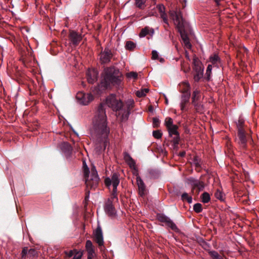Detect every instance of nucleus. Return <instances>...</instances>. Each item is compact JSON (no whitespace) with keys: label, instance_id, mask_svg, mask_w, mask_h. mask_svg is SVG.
<instances>
[{"label":"nucleus","instance_id":"f8f14e48","mask_svg":"<svg viewBox=\"0 0 259 259\" xmlns=\"http://www.w3.org/2000/svg\"><path fill=\"white\" fill-rule=\"evenodd\" d=\"M113 54L111 50L105 48L103 51H102L100 55V62L102 64H107L110 62Z\"/></svg>","mask_w":259,"mask_h":259},{"label":"nucleus","instance_id":"cd10ccee","mask_svg":"<svg viewBox=\"0 0 259 259\" xmlns=\"http://www.w3.org/2000/svg\"><path fill=\"white\" fill-rule=\"evenodd\" d=\"M194 106L195 110L197 112H201L203 110V105L201 104L199 101L192 103Z\"/></svg>","mask_w":259,"mask_h":259},{"label":"nucleus","instance_id":"f257e3e1","mask_svg":"<svg viewBox=\"0 0 259 259\" xmlns=\"http://www.w3.org/2000/svg\"><path fill=\"white\" fill-rule=\"evenodd\" d=\"M109 132V128L107 125L105 106L101 103L98 106L93 118V126L90 128V134L93 139L102 145L104 150L108 143Z\"/></svg>","mask_w":259,"mask_h":259},{"label":"nucleus","instance_id":"a211bd4d","mask_svg":"<svg viewBox=\"0 0 259 259\" xmlns=\"http://www.w3.org/2000/svg\"><path fill=\"white\" fill-rule=\"evenodd\" d=\"M85 249L88 252V258L94 257L95 254V249L91 240H88L86 241Z\"/></svg>","mask_w":259,"mask_h":259},{"label":"nucleus","instance_id":"5701e85b","mask_svg":"<svg viewBox=\"0 0 259 259\" xmlns=\"http://www.w3.org/2000/svg\"><path fill=\"white\" fill-rule=\"evenodd\" d=\"M175 20L177 23L179 29L183 28L184 19L182 16V14L180 11H179V13L175 18Z\"/></svg>","mask_w":259,"mask_h":259},{"label":"nucleus","instance_id":"4d7b16f0","mask_svg":"<svg viewBox=\"0 0 259 259\" xmlns=\"http://www.w3.org/2000/svg\"><path fill=\"white\" fill-rule=\"evenodd\" d=\"M184 43L185 46L187 48L190 49L191 48V43L190 42V40H187L186 41H185V42H184Z\"/></svg>","mask_w":259,"mask_h":259},{"label":"nucleus","instance_id":"9d476101","mask_svg":"<svg viewBox=\"0 0 259 259\" xmlns=\"http://www.w3.org/2000/svg\"><path fill=\"white\" fill-rule=\"evenodd\" d=\"M76 99L80 104L86 105L94 99V97L91 94H85L79 92L76 96Z\"/></svg>","mask_w":259,"mask_h":259},{"label":"nucleus","instance_id":"c756f323","mask_svg":"<svg viewBox=\"0 0 259 259\" xmlns=\"http://www.w3.org/2000/svg\"><path fill=\"white\" fill-rule=\"evenodd\" d=\"M147 0H135V5L138 8L143 10L146 7L145 3Z\"/></svg>","mask_w":259,"mask_h":259},{"label":"nucleus","instance_id":"4c0bfd02","mask_svg":"<svg viewBox=\"0 0 259 259\" xmlns=\"http://www.w3.org/2000/svg\"><path fill=\"white\" fill-rule=\"evenodd\" d=\"M193 209L196 213L201 212L202 211V204L199 203L195 204L193 206Z\"/></svg>","mask_w":259,"mask_h":259},{"label":"nucleus","instance_id":"9b49d317","mask_svg":"<svg viewBox=\"0 0 259 259\" xmlns=\"http://www.w3.org/2000/svg\"><path fill=\"white\" fill-rule=\"evenodd\" d=\"M68 38L73 47L78 46L82 38L80 34L74 30L70 31Z\"/></svg>","mask_w":259,"mask_h":259},{"label":"nucleus","instance_id":"6e6d98bb","mask_svg":"<svg viewBox=\"0 0 259 259\" xmlns=\"http://www.w3.org/2000/svg\"><path fill=\"white\" fill-rule=\"evenodd\" d=\"M161 15V18L163 19V21L165 23H167V17H166V14H165V13H162Z\"/></svg>","mask_w":259,"mask_h":259},{"label":"nucleus","instance_id":"4468645a","mask_svg":"<svg viewBox=\"0 0 259 259\" xmlns=\"http://www.w3.org/2000/svg\"><path fill=\"white\" fill-rule=\"evenodd\" d=\"M94 240L98 244L100 248L104 245L103 233L100 226L97 227L94 233Z\"/></svg>","mask_w":259,"mask_h":259},{"label":"nucleus","instance_id":"052dcab7","mask_svg":"<svg viewBox=\"0 0 259 259\" xmlns=\"http://www.w3.org/2000/svg\"><path fill=\"white\" fill-rule=\"evenodd\" d=\"M149 10H148L149 12H148V15H150V16H153L154 15V13L155 12H153L152 11H151V10H152V9H151V6H150L149 8Z\"/></svg>","mask_w":259,"mask_h":259},{"label":"nucleus","instance_id":"aec40b11","mask_svg":"<svg viewBox=\"0 0 259 259\" xmlns=\"http://www.w3.org/2000/svg\"><path fill=\"white\" fill-rule=\"evenodd\" d=\"M87 77L88 82L93 84L97 80L98 72L95 70H89L87 73Z\"/></svg>","mask_w":259,"mask_h":259},{"label":"nucleus","instance_id":"473e14b6","mask_svg":"<svg viewBox=\"0 0 259 259\" xmlns=\"http://www.w3.org/2000/svg\"><path fill=\"white\" fill-rule=\"evenodd\" d=\"M201 198L202 201L204 203H208L210 200V195L207 192H204L202 194Z\"/></svg>","mask_w":259,"mask_h":259},{"label":"nucleus","instance_id":"bb28decb","mask_svg":"<svg viewBox=\"0 0 259 259\" xmlns=\"http://www.w3.org/2000/svg\"><path fill=\"white\" fill-rule=\"evenodd\" d=\"M200 99V91L195 90L192 94V103L199 101Z\"/></svg>","mask_w":259,"mask_h":259},{"label":"nucleus","instance_id":"a878e982","mask_svg":"<svg viewBox=\"0 0 259 259\" xmlns=\"http://www.w3.org/2000/svg\"><path fill=\"white\" fill-rule=\"evenodd\" d=\"M179 30L183 42L189 40L187 33H186L184 28L179 29Z\"/></svg>","mask_w":259,"mask_h":259},{"label":"nucleus","instance_id":"c85d7f7f","mask_svg":"<svg viewBox=\"0 0 259 259\" xmlns=\"http://www.w3.org/2000/svg\"><path fill=\"white\" fill-rule=\"evenodd\" d=\"M237 132L245 130L244 128V121L242 119L239 118L236 123Z\"/></svg>","mask_w":259,"mask_h":259},{"label":"nucleus","instance_id":"5fc2aeb1","mask_svg":"<svg viewBox=\"0 0 259 259\" xmlns=\"http://www.w3.org/2000/svg\"><path fill=\"white\" fill-rule=\"evenodd\" d=\"M181 67H182V69L184 70V71L185 72H188L189 71V70H190V67H188L187 68H185V64L184 63H181Z\"/></svg>","mask_w":259,"mask_h":259},{"label":"nucleus","instance_id":"2eb2a0df","mask_svg":"<svg viewBox=\"0 0 259 259\" xmlns=\"http://www.w3.org/2000/svg\"><path fill=\"white\" fill-rule=\"evenodd\" d=\"M104 209L109 216L113 217L116 214V210L113 206L112 201L108 199L105 204Z\"/></svg>","mask_w":259,"mask_h":259},{"label":"nucleus","instance_id":"7ed1b4c3","mask_svg":"<svg viewBox=\"0 0 259 259\" xmlns=\"http://www.w3.org/2000/svg\"><path fill=\"white\" fill-rule=\"evenodd\" d=\"M108 106L116 112V116L119 118L121 122L127 120L130 110L134 106L133 100L127 102L125 104L120 100L117 99L115 96L111 95L106 99Z\"/></svg>","mask_w":259,"mask_h":259},{"label":"nucleus","instance_id":"c03bdc74","mask_svg":"<svg viewBox=\"0 0 259 259\" xmlns=\"http://www.w3.org/2000/svg\"><path fill=\"white\" fill-rule=\"evenodd\" d=\"M153 136L155 138L160 139L162 136V133L159 131H153Z\"/></svg>","mask_w":259,"mask_h":259},{"label":"nucleus","instance_id":"e2e57ef3","mask_svg":"<svg viewBox=\"0 0 259 259\" xmlns=\"http://www.w3.org/2000/svg\"><path fill=\"white\" fill-rule=\"evenodd\" d=\"M89 193H90V191H88V192H86V195H85V200L86 201L88 200V199L89 198Z\"/></svg>","mask_w":259,"mask_h":259},{"label":"nucleus","instance_id":"72a5a7b5","mask_svg":"<svg viewBox=\"0 0 259 259\" xmlns=\"http://www.w3.org/2000/svg\"><path fill=\"white\" fill-rule=\"evenodd\" d=\"M212 65L209 64L207 67L205 78L207 81H209L210 79V75L211 73Z\"/></svg>","mask_w":259,"mask_h":259},{"label":"nucleus","instance_id":"de8ad7c7","mask_svg":"<svg viewBox=\"0 0 259 259\" xmlns=\"http://www.w3.org/2000/svg\"><path fill=\"white\" fill-rule=\"evenodd\" d=\"M76 250L77 249L71 250L69 252L65 251V253L68 257H71L74 255L75 252L76 251Z\"/></svg>","mask_w":259,"mask_h":259},{"label":"nucleus","instance_id":"603ef678","mask_svg":"<svg viewBox=\"0 0 259 259\" xmlns=\"http://www.w3.org/2000/svg\"><path fill=\"white\" fill-rule=\"evenodd\" d=\"M158 58V54L156 51L153 50L152 52V59L153 60L157 59Z\"/></svg>","mask_w":259,"mask_h":259},{"label":"nucleus","instance_id":"20e7f679","mask_svg":"<svg viewBox=\"0 0 259 259\" xmlns=\"http://www.w3.org/2000/svg\"><path fill=\"white\" fill-rule=\"evenodd\" d=\"M83 171L85 184L87 188L95 189L98 185L99 178L95 167L91 169V175H90V170L85 161H83Z\"/></svg>","mask_w":259,"mask_h":259},{"label":"nucleus","instance_id":"f3484780","mask_svg":"<svg viewBox=\"0 0 259 259\" xmlns=\"http://www.w3.org/2000/svg\"><path fill=\"white\" fill-rule=\"evenodd\" d=\"M134 175H136L137 178V183L139 189V193L141 196H143L145 195L146 192V186L145 185V184L141 177L138 176V174L137 173L135 174V173H134Z\"/></svg>","mask_w":259,"mask_h":259},{"label":"nucleus","instance_id":"ea45409f","mask_svg":"<svg viewBox=\"0 0 259 259\" xmlns=\"http://www.w3.org/2000/svg\"><path fill=\"white\" fill-rule=\"evenodd\" d=\"M37 254V251L34 249V248H31L29 250H28V255L30 257H33L35 256H36Z\"/></svg>","mask_w":259,"mask_h":259},{"label":"nucleus","instance_id":"0e129e2a","mask_svg":"<svg viewBox=\"0 0 259 259\" xmlns=\"http://www.w3.org/2000/svg\"><path fill=\"white\" fill-rule=\"evenodd\" d=\"M215 3L217 4V5H220V2L221 1V0H213Z\"/></svg>","mask_w":259,"mask_h":259},{"label":"nucleus","instance_id":"774afa93","mask_svg":"<svg viewBox=\"0 0 259 259\" xmlns=\"http://www.w3.org/2000/svg\"><path fill=\"white\" fill-rule=\"evenodd\" d=\"M164 61V59L163 58H160V62H163Z\"/></svg>","mask_w":259,"mask_h":259},{"label":"nucleus","instance_id":"393cba45","mask_svg":"<svg viewBox=\"0 0 259 259\" xmlns=\"http://www.w3.org/2000/svg\"><path fill=\"white\" fill-rule=\"evenodd\" d=\"M209 60L212 64L217 66H218V64L220 63V58L217 54L210 56Z\"/></svg>","mask_w":259,"mask_h":259},{"label":"nucleus","instance_id":"6ab92c4d","mask_svg":"<svg viewBox=\"0 0 259 259\" xmlns=\"http://www.w3.org/2000/svg\"><path fill=\"white\" fill-rule=\"evenodd\" d=\"M123 155L124 160H125L126 163L132 169H134L136 171V172H137V167L136 166V162L135 160L126 152H124Z\"/></svg>","mask_w":259,"mask_h":259},{"label":"nucleus","instance_id":"13d9d810","mask_svg":"<svg viewBox=\"0 0 259 259\" xmlns=\"http://www.w3.org/2000/svg\"><path fill=\"white\" fill-rule=\"evenodd\" d=\"M184 43L185 46L187 48L190 49L191 48V43L190 42V40H187L186 41H185V42H184Z\"/></svg>","mask_w":259,"mask_h":259},{"label":"nucleus","instance_id":"338daca9","mask_svg":"<svg viewBox=\"0 0 259 259\" xmlns=\"http://www.w3.org/2000/svg\"><path fill=\"white\" fill-rule=\"evenodd\" d=\"M152 1L153 3V5H155L156 4V0H152Z\"/></svg>","mask_w":259,"mask_h":259},{"label":"nucleus","instance_id":"680f3d73","mask_svg":"<svg viewBox=\"0 0 259 259\" xmlns=\"http://www.w3.org/2000/svg\"><path fill=\"white\" fill-rule=\"evenodd\" d=\"M185 155H186V152L185 151H182V152H180L179 154V156H180L181 157H184L185 156Z\"/></svg>","mask_w":259,"mask_h":259},{"label":"nucleus","instance_id":"37998d69","mask_svg":"<svg viewBox=\"0 0 259 259\" xmlns=\"http://www.w3.org/2000/svg\"><path fill=\"white\" fill-rule=\"evenodd\" d=\"M160 121L157 117L153 118V126L154 127H157L160 125Z\"/></svg>","mask_w":259,"mask_h":259},{"label":"nucleus","instance_id":"f704fd0d","mask_svg":"<svg viewBox=\"0 0 259 259\" xmlns=\"http://www.w3.org/2000/svg\"><path fill=\"white\" fill-rule=\"evenodd\" d=\"M164 124L167 128L175 125L173 124V120L171 117H167L164 120Z\"/></svg>","mask_w":259,"mask_h":259},{"label":"nucleus","instance_id":"423d86ee","mask_svg":"<svg viewBox=\"0 0 259 259\" xmlns=\"http://www.w3.org/2000/svg\"><path fill=\"white\" fill-rule=\"evenodd\" d=\"M251 139V136L245 130L238 131L236 142L243 150L247 149V141Z\"/></svg>","mask_w":259,"mask_h":259},{"label":"nucleus","instance_id":"58836bf2","mask_svg":"<svg viewBox=\"0 0 259 259\" xmlns=\"http://www.w3.org/2000/svg\"><path fill=\"white\" fill-rule=\"evenodd\" d=\"M117 188H116V189H115V188H113L112 192L111 193V197H110V199L113 201L114 199H117Z\"/></svg>","mask_w":259,"mask_h":259},{"label":"nucleus","instance_id":"bf43d9fd","mask_svg":"<svg viewBox=\"0 0 259 259\" xmlns=\"http://www.w3.org/2000/svg\"><path fill=\"white\" fill-rule=\"evenodd\" d=\"M193 162L195 164V163H200L201 160L197 156H196L194 158Z\"/></svg>","mask_w":259,"mask_h":259},{"label":"nucleus","instance_id":"a19ab883","mask_svg":"<svg viewBox=\"0 0 259 259\" xmlns=\"http://www.w3.org/2000/svg\"><path fill=\"white\" fill-rule=\"evenodd\" d=\"M83 255V252L81 251H78L76 250V251L75 252L74 254V256L72 259H81L82 256Z\"/></svg>","mask_w":259,"mask_h":259},{"label":"nucleus","instance_id":"864d4df0","mask_svg":"<svg viewBox=\"0 0 259 259\" xmlns=\"http://www.w3.org/2000/svg\"><path fill=\"white\" fill-rule=\"evenodd\" d=\"M178 13H179V11H171L170 13V17L174 20H175V18L176 17V16H177V15L178 14Z\"/></svg>","mask_w":259,"mask_h":259},{"label":"nucleus","instance_id":"8fccbe9b","mask_svg":"<svg viewBox=\"0 0 259 259\" xmlns=\"http://www.w3.org/2000/svg\"><path fill=\"white\" fill-rule=\"evenodd\" d=\"M194 165L195 166V169L198 172H200L201 171V169L202 168H204L205 169V168L201 166L200 163H195Z\"/></svg>","mask_w":259,"mask_h":259},{"label":"nucleus","instance_id":"2f4dec72","mask_svg":"<svg viewBox=\"0 0 259 259\" xmlns=\"http://www.w3.org/2000/svg\"><path fill=\"white\" fill-rule=\"evenodd\" d=\"M208 254L212 259H224L223 257L215 251H209Z\"/></svg>","mask_w":259,"mask_h":259},{"label":"nucleus","instance_id":"09e8293b","mask_svg":"<svg viewBox=\"0 0 259 259\" xmlns=\"http://www.w3.org/2000/svg\"><path fill=\"white\" fill-rule=\"evenodd\" d=\"M27 247H24L21 252L22 258L25 259L27 254L28 253Z\"/></svg>","mask_w":259,"mask_h":259},{"label":"nucleus","instance_id":"b1692460","mask_svg":"<svg viewBox=\"0 0 259 259\" xmlns=\"http://www.w3.org/2000/svg\"><path fill=\"white\" fill-rule=\"evenodd\" d=\"M148 173L150 177L153 179L158 178L160 175V172L157 169H150L148 170Z\"/></svg>","mask_w":259,"mask_h":259},{"label":"nucleus","instance_id":"39448f33","mask_svg":"<svg viewBox=\"0 0 259 259\" xmlns=\"http://www.w3.org/2000/svg\"><path fill=\"white\" fill-rule=\"evenodd\" d=\"M193 69L195 72L194 79L195 81L198 82L203 76L204 68L202 63L196 56H194L193 59Z\"/></svg>","mask_w":259,"mask_h":259},{"label":"nucleus","instance_id":"f03ea898","mask_svg":"<svg viewBox=\"0 0 259 259\" xmlns=\"http://www.w3.org/2000/svg\"><path fill=\"white\" fill-rule=\"evenodd\" d=\"M123 79L122 73L119 69L114 66L106 67L102 73V77L99 87L104 91L114 86L119 88L121 87Z\"/></svg>","mask_w":259,"mask_h":259},{"label":"nucleus","instance_id":"79ce46f5","mask_svg":"<svg viewBox=\"0 0 259 259\" xmlns=\"http://www.w3.org/2000/svg\"><path fill=\"white\" fill-rule=\"evenodd\" d=\"M148 34H149V29L148 27H145L142 29L139 36L140 37H144Z\"/></svg>","mask_w":259,"mask_h":259},{"label":"nucleus","instance_id":"4be33fe9","mask_svg":"<svg viewBox=\"0 0 259 259\" xmlns=\"http://www.w3.org/2000/svg\"><path fill=\"white\" fill-rule=\"evenodd\" d=\"M191 94L182 95L181 101L180 103L181 109L183 111L185 110L186 105L189 103Z\"/></svg>","mask_w":259,"mask_h":259},{"label":"nucleus","instance_id":"3c124183","mask_svg":"<svg viewBox=\"0 0 259 259\" xmlns=\"http://www.w3.org/2000/svg\"><path fill=\"white\" fill-rule=\"evenodd\" d=\"M214 195L217 199L223 200V194L220 191L217 190Z\"/></svg>","mask_w":259,"mask_h":259},{"label":"nucleus","instance_id":"a18cd8bd","mask_svg":"<svg viewBox=\"0 0 259 259\" xmlns=\"http://www.w3.org/2000/svg\"><path fill=\"white\" fill-rule=\"evenodd\" d=\"M126 76L128 78L136 79L138 77V74L135 72H130L127 74Z\"/></svg>","mask_w":259,"mask_h":259},{"label":"nucleus","instance_id":"ddd939ff","mask_svg":"<svg viewBox=\"0 0 259 259\" xmlns=\"http://www.w3.org/2000/svg\"><path fill=\"white\" fill-rule=\"evenodd\" d=\"M119 184V179L118 175L114 172L111 176V178H106L105 179V184L107 187H109L112 184L113 188L117 187Z\"/></svg>","mask_w":259,"mask_h":259},{"label":"nucleus","instance_id":"1a4fd4ad","mask_svg":"<svg viewBox=\"0 0 259 259\" xmlns=\"http://www.w3.org/2000/svg\"><path fill=\"white\" fill-rule=\"evenodd\" d=\"M157 217L159 222L165 223L166 225L172 230L176 232L179 231V230L176 224L165 215L159 213L157 215Z\"/></svg>","mask_w":259,"mask_h":259},{"label":"nucleus","instance_id":"49530a36","mask_svg":"<svg viewBox=\"0 0 259 259\" xmlns=\"http://www.w3.org/2000/svg\"><path fill=\"white\" fill-rule=\"evenodd\" d=\"M160 14L165 13V7L162 4L158 5L156 7Z\"/></svg>","mask_w":259,"mask_h":259},{"label":"nucleus","instance_id":"dca6fc26","mask_svg":"<svg viewBox=\"0 0 259 259\" xmlns=\"http://www.w3.org/2000/svg\"><path fill=\"white\" fill-rule=\"evenodd\" d=\"M60 148L67 158L71 157L72 152V147L67 142H63L60 145Z\"/></svg>","mask_w":259,"mask_h":259},{"label":"nucleus","instance_id":"412c9836","mask_svg":"<svg viewBox=\"0 0 259 259\" xmlns=\"http://www.w3.org/2000/svg\"><path fill=\"white\" fill-rule=\"evenodd\" d=\"M179 91L182 95L186 94H191L190 85L189 83L186 82H182L180 84Z\"/></svg>","mask_w":259,"mask_h":259},{"label":"nucleus","instance_id":"6e6552de","mask_svg":"<svg viewBox=\"0 0 259 259\" xmlns=\"http://www.w3.org/2000/svg\"><path fill=\"white\" fill-rule=\"evenodd\" d=\"M188 183L192 186V191L196 189L197 194H198L199 192L202 191L204 188V183L202 181H200L193 177H190L188 179Z\"/></svg>","mask_w":259,"mask_h":259},{"label":"nucleus","instance_id":"c9c22d12","mask_svg":"<svg viewBox=\"0 0 259 259\" xmlns=\"http://www.w3.org/2000/svg\"><path fill=\"white\" fill-rule=\"evenodd\" d=\"M149 92L148 89H143L141 90L140 91H138L136 92V95L138 97H143L146 96V94Z\"/></svg>","mask_w":259,"mask_h":259},{"label":"nucleus","instance_id":"69168bd1","mask_svg":"<svg viewBox=\"0 0 259 259\" xmlns=\"http://www.w3.org/2000/svg\"><path fill=\"white\" fill-rule=\"evenodd\" d=\"M149 110L150 111H152L153 110V108L152 106H150L149 108Z\"/></svg>","mask_w":259,"mask_h":259},{"label":"nucleus","instance_id":"7c9ffc66","mask_svg":"<svg viewBox=\"0 0 259 259\" xmlns=\"http://www.w3.org/2000/svg\"><path fill=\"white\" fill-rule=\"evenodd\" d=\"M136 47V44L132 41H127L125 44V49L129 51H133Z\"/></svg>","mask_w":259,"mask_h":259},{"label":"nucleus","instance_id":"e433bc0d","mask_svg":"<svg viewBox=\"0 0 259 259\" xmlns=\"http://www.w3.org/2000/svg\"><path fill=\"white\" fill-rule=\"evenodd\" d=\"M181 198L183 201H187L189 203H191L192 202V197L189 196L187 193H184L182 195Z\"/></svg>","mask_w":259,"mask_h":259},{"label":"nucleus","instance_id":"0eeeda50","mask_svg":"<svg viewBox=\"0 0 259 259\" xmlns=\"http://www.w3.org/2000/svg\"><path fill=\"white\" fill-rule=\"evenodd\" d=\"M178 126L175 125L167 128L169 136L172 138V142L174 144V149H177L180 140V134L178 131Z\"/></svg>","mask_w":259,"mask_h":259}]
</instances>
